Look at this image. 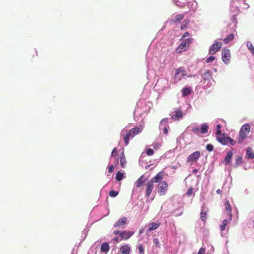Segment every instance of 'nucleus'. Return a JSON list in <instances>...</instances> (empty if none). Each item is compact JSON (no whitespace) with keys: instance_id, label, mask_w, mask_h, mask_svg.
Segmentation results:
<instances>
[{"instance_id":"f03ea898","label":"nucleus","mask_w":254,"mask_h":254,"mask_svg":"<svg viewBox=\"0 0 254 254\" xmlns=\"http://www.w3.org/2000/svg\"><path fill=\"white\" fill-rule=\"evenodd\" d=\"M250 128L251 127L248 124H246L241 127L238 138V142L239 143L243 142L244 140L247 138V135L250 131Z\"/></svg>"},{"instance_id":"6e6552de","label":"nucleus","mask_w":254,"mask_h":254,"mask_svg":"<svg viewBox=\"0 0 254 254\" xmlns=\"http://www.w3.org/2000/svg\"><path fill=\"white\" fill-rule=\"evenodd\" d=\"M134 234V232L129 231H123L120 234V240H127Z\"/></svg>"},{"instance_id":"3c124183","label":"nucleus","mask_w":254,"mask_h":254,"mask_svg":"<svg viewBox=\"0 0 254 254\" xmlns=\"http://www.w3.org/2000/svg\"><path fill=\"white\" fill-rule=\"evenodd\" d=\"M216 192L218 193V194H221V192H222V190H220V189H218L217 190H216Z\"/></svg>"},{"instance_id":"864d4df0","label":"nucleus","mask_w":254,"mask_h":254,"mask_svg":"<svg viewBox=\"0 0 254 254\" xmlns=\"http://www.w3.org/2000/svg\"><path fill=\"white\" fill-rule=\"evenodd\" d=\"M252 54L254 57V48H253V49H252Z\"/></svg>"},{"instance_id":"aec40b11","label":"nucleus","mask_w":254,"mask_h":254,"mask_svg":"<svg viewBox=\"0 0 254 254\" xmlns=\"http://www.w3.org/2000/svg\"><path fill=\"white\" fill-rule=\"evenodd\" d=\"M233 154L232 151H229L227 153V155L225 157V159H224V162L226 164L229 165L231 163V160H232V157H233Z\"/></svg>"},{"instance_id":"c03bdc74","label":"nucleus","mask_w":254,"mask_h":254,"mask_svg":"<svg viewBox=\"0 0 254 254\" xmlns=\"http://www.w3.org/2000/svg\"><path fill=\"white\" fill-rule=\"evenodd\" d=\"M190 35V33L189 32H185L184 35H183V36L182 37V39H184L186 37Z\"/></svg>"},{"instance_id":"cd10ccee","label":"nucleus","mask_w":254,"mask_h":254,"mask_svg":"<svg viewBox=\"0 0 254 254\" xmlns=\"http://www.w3.org/2000/svg\"><path fill=\"white\" fill-rule=\"evenodd\" d=\"M182 91L183 93V96L184 97H185L188 96L191 93V90L190 88L189 87H185L182 89Z\"/></svg>"},{"instance_id":"39448f33","label":"nucleus","mask_w":254,"mask_h":254,"mask_svg":"<svg viewBox=\"0 0 254 254\" xmlns=\"http://www.w3.org/2000/svg\"><path fill=\"white\" fill-rule=\"evenodd\" d=\"M157 188L160 195H164L167 192L168 188V185L166 182L162 181L159 183Z\"/></svg>"},{"instance_id":"c85d7f7f","label":"nucleus","mask_w":254,"mask_h":254,"mask_svg":"<svg viewBox=\"0 0 254 254\" xmlns=\"http://www.w3.org/2000/svg\"><path fill=\"white\" fill-rule=\"evenodd\" d=\"M211 77V73L209 70H206L203 74V78L204 80H208Z\"/></svg>"},{"instance_id":"f8f14e48","label":"nucleus","mask_w":254,"mask_h":254,"mask_svg":"<svg viewBox=\"0 0 254 254\" xmlns=\"http://www.w3.org/2000/svg\"><path fill=\"white\" fill-rule=\"evenodd\" d=\"M221 126L220 125H217V130L215 132L216 139L222 143V135L221 134Z\"/></svg>"},{"instance_id":"20e7f679","label":"nucleus","mask_w":254,"mask_h":254,"mask_svg":"<svg viewBox=\"0 0 254 254\" xmlns=\"http://www.w3.org/2000/svg\"><path fill=\"white\" fill-rule=\"evenodd\" d=\"M190 40L191 39L188 38L181 43L176 49V52L178 53H181L183 51H186L189 47V43L190 42Z\"/></svg>"},{"instance_id":"bb28decb","label":"nucleus","mask_w":254,"mask_h":254,"mask_svg":"<svg viewBox=\"0 0 254 254\" xmlns=\"http://www.w3.org/2000/svg\"><path fill=\"white\" fill-rule=\"evenodd\" d=\"M234 38V35L233 34H230L227 37L223 39V42L227 44L230 41H232Z\"/></svg>"},{"instance_id":"4be33fe9","label":"nucleus","mask_w":254,"mask_h":254,"mask_svg":"<svg viewBox=\"0 0 254 254\" xmlns=\"http://www.w3.org/2000/svg\"><path fill=\"white\" fill-rule=\"evenodd\" d=\"M246 158L248 159L254 158V152L253 150L251 147H248L247 148Z\"/></svg>"},{"instance_id":"4d7b16f0","label":"nucleus","mask_w":254,"mask_h":254,"mask_svg":"<svg viewBox=\"0 0 254 254\" xmlns=\"http://www.w3.org/2000/svg\"><path fill=\"white\" fill-rule=\"evenodd\" d=\"M193 172H196V170H193Z\"/></svg>"},{"instance_id":"f704fd0d","label":"nucleus","mask_w":254,"mask_h":254,"mask_svg":"<svg viewBox=\"0 0 254 254\" xmlns=\"http://www.w3.org/2000/svg\"><path fill=\"white\" fill-rule=\"evenodd\" d=\"M206 148L207 151L210 152L213 150V146L210 144H208L206 146Z\"/></svg>"},{"instance_id":"603ef678","label":"nucleus","mask_w":254,"mask_h":254,"mask_svg":"<svg viewBox=\"0 0 254 254\" xmlns=\"http://www.w3.org/2000/svg\"><path fill=\"white\" fill-rule=\"evenodd\" d=\"M114 241H117V242H118V241H119V240H120L119 239L118 237H115V238H114Z\"/></svg>"},{"instance_id":"412c9836","label":"nucleus","mask_w":254,"mask_h":254,"mask_svg":"<svg viewBox=\"0 0 254 254\" xmlns=\"http://www.w3.org/2000/svg\"><path fill=\"white\" fill-rule=\"evenodd\" d=\"M120 251L122 254H129L130 249L128 245H125L121 247Z\"/></svg>"},{"instance_id":"09e8293b","label":"nucleus","mask_w":254,"mask_h":254,"mask_svg":"<svg viewBox=\"0 0 254 254\" xmlns=\"http://www.w3.org/2000/svg\"><path fill=\"white\" fill-rule=\"evenodd\" d=\"M114 158L116 160L115 166H116L118 164V163H119V159H118V158L117 157H116Z\"/></svg>"},{"instance_id":"58836bf2","label":"nucleus","mask_w":254,"mask_h":254,"mask_svg":"<svg viewBox=\"0 0 254 254\" xmlns=\"http://www.w3.org/2000/svg\"><path fill=\"white\" fill-rule=\"evenodd\" d=\"M188 23V21H187V20H184L181 25V29L182 30L185 29Z\"/></svg>"},{"instance_id":"4c0bfd02","label":"nucleus","mask_w":254,"mask_h":254,"mask_svg":"<svg viewBox=\"0 0 254 254\" xmlns=\"http://www.w3.org/2000/svg\"><path fill=\"white\" fill-rule=\"evenodd\" d=\"M205 251H206V250H205V248L201 247L199 250L197 254H205Z\"/></svg>"},{"instance_id":"6e6d98bb","label":"nucleus","mask_w":254,"mask_h":254,"mask_svg":"<svg viewBox=\"0 0 254 254\" xmlns=\"http://www.w3.org/2000/svg\"><path fill=\"white\" fill-rule=\"evenodd\" d=\"M220 229L222 230V225H220Z\"/></svg>"},{"instance_id":"a19ab883","label":"nucleus","mask_w":254,"mask_h":254,"mask_svg":"<svg viewBox=\"0 0 254 254\" xmlns=\"http://www.w3.org/2000/svg\"><path fill=\"white\" fill-rule=\"evenodd\" d=\"M138 250L139 253L140 254H142L144 253V249L141 245H139L138 247Z\"/></svg>"},{"instance_id":"5fc2aeb1","label":"nucleus","mask_w":254,"mask_h":254,"mask_svg":"<svg viewBox=\"0 0 254 254\" xmlns=\"http://www.w3.org/2000/svg\"><path fill=\"white\" fill-rule=\"evenodd\" d=\"M142 232H143V229L140 230L139 231V234H141Z\"/></svg>"},{"instance_id":"49530a36","label":"nucleus","mask_w":254,"mask_h":254,"mask_svg":"<svg viewBox=\"0 0 254 254\" xmlns=\"http://www.w3.org/2000/svg\"><path fill=\"white\" fill-rule=\"evenodd\" d=\"M167 119H166V118H164V119L161 120V121H160V124H163L164 122H167Z\"/></svg>"},{"instance_id":"6ab92c4d","label":"nucleus","mask_w":254,"mask_h":254,"mask_svg":"<svg viewBox=\"0 0 254 254\" xmlns=\"http://www.w3.org/2000/svg\"><path fill=\"white\" fill-rule=\"evenodd\" d=\"M120 163L122 168H125L126 166L127 160L124 151H122L120 155Z\"/></svg>"},{"instance_id":"423d86ee","label":"nucleus","mask_w":254,"mask_h":254,"mask_svg":"<svg viewBox=\"0 0 254 254\" xmlns=\"http://www.w3.org/2000/svg\"><path fill=\"white\" fill-rule=\"evenodd\" d=\"M200 152L196 151L190 154L187 159V161L191 164L196 162L200 157Z\"/></svg>"},{"instance_id":"b1692460","label":"nucleus","mask_w":254,"mask_h":254,"mask_svg":"<svg viewBox=\"0 0 254 254\" xmlns=\"http://www.w3.org/2000/svg\"><path fill=\"white\" fill-rule=\"evenodd\" d=\"M229 142L231 145H234L236 143V141L230 137H225L223 134V144H226Z\"/></svg>"},{"instance_id":"79ce46f5","label":"nucleus","mask_w":254,"mask_h":254,"mask_svg":"<svg viewBox=\"0 0 254 254\" xmlns=\"http://www.w3.org/2000/svg\"><path fill=\"white\" fill-rule=\"evenodd\" d=\"M153 243L157 247H159V240L157 238H154L153 239Z\"/></svg>"},{"instance_id":"a878e982","label":"nucleus","mask_w":254,"mask_h":254,"mask_svg":"<svg viewBox=\"0 0 254 254\" xmlns=\"http://www.w3.org/2000/svg\"><path fill=\"white\" fill-rule=\"evenodd\" d=\"M109 245L107 243H104L102 244L101 250L102 252L107 253L109 250Z\"/></svg>"},{"instance_id":"c756f323","label":"nucleus","mask_w":254,"mask_h":254,"mask_svg":"<svg viewBox=\"0 0 254 254\" xmlns=\"http://www.w3.org/2000/svg\"><path fill=\"white\" fill-rule=\"evenodd\" d=\"M242 156H239L237 158L234 165V167L236 168L242 163Z\"/></svg>"},{"instance_id":"ea45409f","label":"nucleus","mask_w":254,"mask_h":254,"mask_svg":"<svg viewBox=\"0 0 254 254\" xmlns=\"http://www.w3.org/2000/svg\"><path fill=\"white\" fill-rule=\"evenodd\" d=\"M114 168H115L114 165H112L110 166L108 168V172L110 173H113L114 172Z\"/></svg>"},{"instance_id":"7ed1b4c3","label":"nucleus","mask_w":254,"mask_h":254,"mask_svg":"<svg viewBox=\"0 0 254 254\" xmlns=\"http://www.w3.org/2000/svg\"><path fill=\"white\" fill-rule=\"evenodd\" d=\"M225 208L227 211L226 217H228V219L223 220V230L225 229V226L227 224L229 221L232 220V215L231 213V206L228 201H226L225 203Z\"/></svg>"},{"instance_id":"c9c22d12","label":"nucleus","mask_w":254,"mask_h":254,"mask_svg":"<svg viewBox=\"0 0 254 254\" xmlns=\"http://www.w3.org/2000/svg\"><path fill=\"white\" fill-rule=\"evenodd\" d=\"M192 131L195 134H197L198 132H200V127H193L192 129Z\"/></svg>"},{"instance_id":"72a5a7b5","label":"nucleus","mask_w":254,"mask_h":254,"mask_svg":"<svg viewBox=\"0 0 254 254\" xmlns=\"http://www.w3.org/2000/svg\"><path fill=\"white\" fill-rule=\"evenodd\" d=\"M146 152V154L147 155L151 156L154 154V151L152 149L149 148V149H147Z\"/></svg>"},{"instance_id":"5701e85b","label":"nucleus","mask_w":254,"mask_h":254,"mask_svg":"<svg viewBox=\"0 0 254 254\" xmlns=\"http://www.w3.org/2000/svg\"><path fill=\"white\" fill-rule=\"evenodd\" d=\"M209 127L206 124H203L200 127V132L201 134H206L208 132Z\"/></svg>"},{"instance_id":"2f4dec72","label":"nucleus","mask_w":254,"mask_h":254,"mask_svg":"<svg viewBox=\"0 0 254 254\" xmlns=\"http://www.w3.org/2000/svg\"><path fill=\"white\" fill-rule=\"evenodd\" d=\"M118 154V150L117 148H114L111 153V158H115L116 157H117Z\"/></svg>"},{"instance_id":"0eeeda50","label":"nucleus","mask_w":254,"mask_h":254,"mask_svg":"<svg viewBox=\"0 0 254 254\" xmlns=\"http://www.w3.org/2000/svg\"><path fill=\"white\" fill-rule=\"evenodd\" d=\"M153 188V183L151 181L147 182L145 186V196L146 197H148L150 195Z\"/></svg>"},{"instance_id":"9b49d317","label":"nucleus","mask_w":254,"mask_h":254,"mask_svg":"<svg viewBox=\"0 0 254 254\" xmlns=\"http://www.w3.org/2000/svg\"><path fill=\"white\" fill-rule=\"evenodd\" d=\"M222 44L220 42H216L213 44L209 49V54L211 55L214 54L221 47Z\"/></svg>"},{"instance_id":"a18cd8bd","label":"nucleus","mask_w":254,"mask_h":254,"mask_svg":"<svg viewBox=\"0 0 254 254\" xmlns=\"http://www.w3.org/2000/svg\"><path fill=\"white\" fill-rule=\"evenodd\" d=\"M248 47L249 49L251 51L252 53L253 48H254L253 45L252 44H251L249 46L248 45Z\"/></svg>"},{"instance_id":"473e14b6","label":"nucleus","mask_w":254,"mask_h":254,"mask_svg":"<svg viewBox=\"0 0 254 254\" xmlns=\"http://www.w3.org/2000/svg\"><path fill=\"white\" fill-rule=\"evenodd\" d=\"M118 194H119L118 191H115L113 190H111L109 193V195L112 197H116V196L118 195Z\"/></svg>"},{"instance_id":"8fccbe9b","label":"nucleus","mask_w":254,"mask_h":254,"mask_svg":"<svg viewBox=\"0 0 254 254\" xmlns=\"http://www.w3.org/2000/svg\"><path fill=\"white\" fill-rule=\"evenodd\" d=\"M114 234H116V235H117V234H120V231L116 230V231H115L114 232Z\"/></svg>"},{"instance_id":"37998d69","label":"nucleus","mask_w":254,"mask_h":254,"mask_svg":"<svg viewBox=\"0 0 254 254\" xmlns=\"http://www.w3.org/2000/svg\"><path fill=\"white\" fill-rule=\"evenodd\" d=\"M187 195L189 196H190L192 194V189H190L186 193Z\"/></svg>"},{"instance_id":"7c9ffc66","label":"nucleus","mask_w":254,"mask_h":254,"mask_svg":"<svg viewBox=\"0 0 254 254\" xmlns=\"http://www.w3.org/2000/svg\"><path fill=\"white\" fill-rule=\"evenodd\" d=\"M124 177H125L124 176V173L119 171L116 174V179L117 181H120L123 180Z\"/></svg>"},{"instance_id":"393cba45","label":"nucleus","mask_w":254,"mask_h":254,"mask_svg":"<svg viewBox=\"0 0 254 254\" xmlns=\"http://www.w3.org/2000/svg\"><path fill=\"white\" fill-rule=\"evenodd\" d=\"M184 15L182 14H178L176 15L173 18L172 21L174 22H180L183 19Z\"/></svg>"},{"instance_id":"9d476101","label":"nucleus","mask_w":254,"mask_h":254,"mask_svg":"<svg viewBox=\"0 0 254 254\" xmlns=\"http://www.w3.org/2000/svg\"><path fill=\"white\" fill-rule=\"evenodd\" d=\"M231 59L230 51L228 49H223V62L226 64L230 63Z\"/></svg>"},{"instance_id":"a211bd4d","label":"nucleus","mask_w":254,"mask_h":254,"mask_svg":"<svg viewBox=\"0 0 254 254\" xmlns=\"http://www.w3.org/2000/svg\"><path fill=\"white\" fill-rule=\"evenodd\" d=\"M161 225V223H150L148 224V228L147 229L148 232L157 229Z\"/></svg>"},{"instance_id":"f3484780","label":"nucleus","mask_w":254,"mask_h":254,"mask_svg":"<svg viewBox=\"0 0 254 254\" xmlns=\"http://www.w3.org/2000/svg\"><path fill=\"white\" fill-rule=\"evenodd\" d=\"M127 220L126 217H123L120 219L118 221L115 223L114 227L115 228L120 227L122 226L125 225L127 222Z\"/></svg>"},{"instance_id":"f257e3e1","label":"nucleus","mask_w":254,"mask_h":254,"mask_svg":"<svg viewBox=\"0 0 254 254\" xmlns=\"http://www.w3.org/2000/svg\"><path fill=\"white\" fill-rule=\"evenodd\" d=\"M143 130V126L142 125H140L138 127H136L131 128L129 131H123V139L126 145H127L128 144L130 139L133 138L136 135L141 133Z\"/></svg>"},{"instance_id":"1a4fd4ad","label":"nucleus","mask_w":254,"mask_h":254,"mask_svg":"<svg viewBox=\"0 0 254 254\" xmlns=\"http://www.w3.org/2000/svg\"><path fill=\"white\" fill-rule=\"evenodd\" d=\"M186 71L183 67H180L176 70L175 78H178L180 80L183 77L186 76Z\"/></svg>"},{"instance_id":"2eb2a0df","label":"nucleus","mask_w":254,"mask_h":254,"mask_svg":"<svg viewBox=\"0 0 254 254\" xmlns=\"http://www.w3.org/2000/svg\"><path fill=\"white\" fill-rule=\"evenodd\" d=\"M147 181V178L144 175H142L135 182L136 187L137 188H140L143 186L144 183Z\"/></svg>"},{"instance_id":"dca6fc26","label":"nucleus","mask_w":254,"mask_h":254,"mask_svg":"<svg viewBox=\"0 0 254 254\" xmlns=\"http://www.w3.org/2000/svg\"><path fill=\"white\" fill-rule=\"evenodd\" d=\"M163 173L160 172L158 173H157V174L155 176L153 177L150 181H152L153 183L158 182L160 183V182H161V181L163 179Z\"/></svg>"},{"instance_id":"e433bc0d","label":"nucleus","mask_w":254,"mask_h":254,"mask_svg":"<svg viewBox=\"0 0 254 254\" xmlns=\"http://www.w3.org/2000/svg\"><path fill=\"white\" fill-rule=\"evenodd\" d=\"M215 59V58L213 56H210L209 58H208L206 60V62L207 63H211L212 62H213Z\"/></svg>"},{"instance_id":"4468645a","label":"nucleus","mask_w":254,"mask_h":254,"mask_svg":"<svg viewBox=\"0 0 254 254\" xmlns=\"http://www.w3.org/2000/svg\"><path fill=\"white\" fill-rule=\"evenodd\" d=\"M183 117V112L180 109L176 110L172 115V118L173 120L179 121Z\"/></svg>"},{"instance_id":"de8ad7c7","label":"nucleus","mask_w":254,"mask_h":254,"mask_svg":"<svg viewBox=\"0 0 254 254\" xmlns=\"http://www.w3.org/2000/svg\"><path fill=\"white\" fill-rule=\"evenodd\" d=\"M163 131L165 134H167L168 133V130L166 127L164 128Z\"/></svg>"},{"instance_id":"ddd939ff","label":"nucleus","mask_w":254,"mask_h":254,"mask_svg":"<svg viewBox=\"0 0 254 254\" xmlns=\"http://www.w3.org/2000/svg\"><path fill=\"white\" fill-rule=\"evenodd\" d=\"M208 212V208L206 207L205 204H203L201 207V211L200 213V218L201 220L205 222L206 219V214Z\"/></svg>"}]
</instances>
